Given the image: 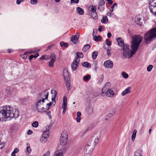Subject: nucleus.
<instances>
[{
	"mask_svg": "<svg viewBox=\"0 0 156 156\" xmlns=\"http://www.w3.org/2000/svg\"><path fill=\"white\" fill-rule=\"evenodd\" d=\"M19 115L18 109L6 105L0 108V121H5L12 118H17Z\"/></svg>",
	"mask_w": 156,
	"mask_h": 156,
	"instance_id": "1",
	"label": "nucleus"
},
{
	"mask_svg": "<svg viewBox=\"0 0 156 156\" xmlns=\"http://www.w3.org/2000/svg\"><path fill=\"white\" fill-rule=\"evenodd\" d=\"M132 38L131 45V55H130V57H132L135 54L140 44L143 40L142 37L140 35H135L132 37Z\"/></svg>",
	"mask_w": 156,
	"mask_h": 156,
	"instance_id": "2",
	"label": "nucleus"
},
{
	"mask_svg": "<svg viewBox=\"0 0 156 156\" xmlns=\"http://www.w3.org/2000/svg\"><path fill=\"white\" fill-rule=\"evenodd\" d=\"M156 39V27L148 31L144 34V40L147 44H149Z\"/></svg>",
	"mask_w": 156,
	"mask_h": 156,
	"instance_id": "3",
	"label": "nucleus"
},
{
	"mask_svg": "<svg viewBox=\"0 0 156 156\" xmlns=\"http://www.w3.org/2000/svg\"><path fill=\"white\" fill-rule=\"evenodd\" d=\"M100 137L101 135L99 132L94 134L88 141L87 145L94 147L95 145L98 143Z\"/></svg>",
	"mask_w": 156,
	"mask_h": 156,
	"instance_id": "4",
	"label": "nucleus"
},
{
	"mask_svg": "<svg viewBox=\"0 0 156 156\" xmlns=\"http://www.w3.org/2000/svg\"><path fill=\"white\" fill-rule=\"evenodd\" d=\"M44 102H42L40 99H37V101L34 103V108L35 111L38 112L42 113L45 111V109L44 107Z\"/></svg>",
	"mask_w": 156,
	"mask_h": 156,
	"instance_id": "5",
	"label": "nucleus"
},
{
	"mask_svg": "<svg viewBox=\"0 0 156 156\" xmlns=\"http://www.w3.org/2000/svg\"><path fill=\"white\" fill-rule=\"evenodd\" d=\"M122 47V50L123 51V54L124 58H126L127 57H128L129 58H130L131 57H130V56L131 55V51L130 53V51L129 45L125 44Z\"/></svg>",
	"mask_w": 156,
	"mask_h": 156,
	"instance_id": "6",
	"label": "nucleus"
},
{
	"mask_svg": "<svg viewBox=\"0 0 156 156\" xmlns=\"http://www.w3.org/2000/svg\"><path fill=\"white\" fill-rule=\"evenodd\" d=\"M148 5L150 12L156 16V0H150Z\"/></svg>",
	"mask_w": 156,
	"mask_h": 156,
	"instance_id": "7",
	"label": "nucleus"
},
{
	"mask_svg": "<svg viewBox=\"0 0 156 156\" xmlns=\"http://www.w3.org/2000/svg\"><path fill=\"white\" fill-rule=\"evenodd\" d=\"M68 134L66 131H64L61 133L60 138V143L61 145L65 146L67 143Z\"/></svg>",
	"mask_w": 156,
	"mask_h": 156,
	"instance_id": "8",
	"label": "nucleus"
},
{
	"mask_svg": "<svg viewBox=\"0 0 156 156\" xmlns=\"http://www.w3.org/2000/svg\"><path fill=\"white\" fill-rule=\"evenodd\" d=\"M49 92L47 90H45L40 93L37 98V99H40L42 102H45V101L48 100Z\"/></svg>",
	"mask_w": 156,
	"mask_h": 156,
	"instance_id": "9",
	"label": "nucleus"
},
{
	"mask_svg": "<svg viewBox=\"0 0 156 156\" xmlns=\"http://www.w3.org/2000/svg\"><path fill=\"white\" fill-rule=\"evenodd\" d=\"M51 93L52 94H54L52 95L51 96V101H50L46 105L47 108L46 109L47 110H49L50 107L51 106H54L56 103L55 98L56 97L57 92L55 90H52Z\"/></svg>",
	"mask_w": 156,
	"mask_h": 156,
	"instance_id": "10",
	"label": "nucleus"
},
{
	"mask_svg": "<svg viewBox=\"0 0 156 156\" xmlns=\"http://www.w3.org/2000/svg\"><path fill=\"white\" fill-rule=\"evenodd\" d=\"M49 58L51 59V60L49 62L48 66L49 67L52 68L53 67L54 63L56 59V56L54 52H52L49 58H48V59Z\"/></svg>",
	"mask_w": 156,
	"mask_h": 156,
	"instance_id": "11",
	"label": "nucleus"
},
{
	"mask_svg": "<svg viewBox=\"0 0 156 156\" xmlns=\"http://www.w3.org/2000/svg\"><path fill=\"white\" fill-rule=\"evenodd\" d=\"M49 132L46 131L44 132L42 134V136L40 139V141L42 143H45L49 137Z\"/></svg>",
	"mask_w": 156,
	"mask_h": 156,
	"instance_id": "12",
	"label": "nucleus"
},
{
	"mask_svg": "<svg viewBox=\"0 0 156 156\" xmlns=\"http://www.w3.org/2000/svg\"><path fill=\"white\" fill-rule=\"evenodd\" d=\"M94 147L86 145L84 150V154L86 156H89L93 151Z\"/></svg>",
	"mask_w": 156,
	"mask_h": 156,
	"instance_id": "13",
	"label": "nucleus"
},
{
	"mask_svg": "<svg viewBox=\"0 0 156 156\" xmlns=\"http://www.w3.org/2000/svg\"><path fill=\"white\" fill-rule=\"evenodd\" d=\"M62 76L65 81L66 84V85L67 88L68 89V72L67 68H65L63 69L62 73Z\"/></svg>",
	"mask_w": 156,
	"mask_h": 156,
	"instance_id": "14",
	"label": "nucleus"
},
{
	"mask_svg": "<svg viewBox=\"0 0 156 156\" xmlns=\"http://www.w3.org/2000/svg\"><path fill=\"white\" fill-rule=\"evenodd\" d=\"M79 62V59L76 58L75 60L72 62L71 64V67L73 71H75L76 69L78 66Z\"/></svg>",
	"mask_w": 156,
	"mask_h": 156,
	"instance_id": "15",
	"label": "nucleus"
},
{
	"mask_svg": "<svg viewBox=\"0 0 156 156\" xmlns=\"http://www.w3.org/2000/svg\"><path fill=\"white\" fill-rule=\"evenodd\" d=\"M67 98L66 96H64L63 98L62 108L63 109L62 113L64 114L67 110Z\"/></svg>",
	"mask_w": 156,
	"mask_h": 156,
	"instance_id": "16",
	"label": "nucleus"
},
{
	"mask_svg": "<svg viewBox=\"0 0 156 156\" xmlns=\"http://www.w3.org/2000/svg\"><path fill=\"white\" fill-rule=\"evenodd\" d=\"M79 37L76 35H75L72 36L70 38V45H73L77 44L78 40Z\"/></svg>",
	"mask_w": 156,
	"mask_h": 156,
	"instance_id": "17",
	"label": "nucleus"
},
{
	"mask_svg": "<svg viewBox=\"0 0 156 156\" xmlns=\"http://www.w3.org/2000/svg\"><path fill=\"white\" fill-rule=\"evenodd\" d=\"M143 22V19L140 16H137L135 17L134 23L135 24L141 26L142 25Z\"/></svg>",
	"mask_w": 156,
	"mask_h": 156,
	"instance_id": "18",
	"label": "nucleus"
},
{
	"mask_svg": "<svg viewBox=\"0 0 156 156\" xmlns=\"http://www.w3.org/2000/svg\"><path fill=\"white\" fill-rule=\"evenodd\" d=\"M104 65L106 68L111 69L113 67V63L111 61L108 60L104 62Z\"/></svg>",
	"mask_w": 156,
	"mask_h": 156,
	"instance_id": "19",
	"label": "nucleus"
},
{
	"mask_svg": "<svg viewBox=\"0 0 156 156\" xmlns=\"http://www.w3.org/2000/svg\"><path fill=\"white\" fill-rule=\"evenodd\" d=\"M107 91L105 92L106 95L109 97H113L114 95V93L112 89H107Z\"/></svg>",
	"mask_w": 156,
	"mask_h": 156,
	"instance_id": "20",
	"label": "nucleus"
},
{
	"mask_svg": "<svg viewBox=\"0 0 156 156\" xmlns=\"http://www.w3.org/2000/svg\"><path fill=\"white\" fill-rule=\"evenodd\" d=\"M116 40L118 43V46L120 47H122L125 44H124L123 40L121 37L117 38Z\"/></svg>",
	"mask_w": 156,
	"mask_h": 156,
	"instance_id": "21",
	"label": "nucleus"
},
{
	"mask_svg": "<svg viewBox=\"0 0 156 156\" xmlns=\"http://www.w3.org/2000/svg\"><path fill=\"white\" fill-rule=\"evenodd\" d=\"M111 86V83L108 82L106 83L104 87L102 88V95L105 93V91L107 90Z\"/></svg>",
	"mask_w": 156,
	"mask_h": 156,
	"instance_id": "22",
	"label": "nucleus"
},
{
	"mask_svg": "<svg viewBox=\"0 0 156 156\" xmlns=\"http://www.w3.org/2000/svg\"><path fill=\"white\" fill-rule=\"evenodd\" d=\"M90 11L92 13L91 14H93L94 15L95 14V15L94 16H93L92 15V17L94 19H96V18L97 17L96 16L97 15V14L96 12V9L95 6H91V8Z\"/></svg>",
	"mask_w": 156,
	"mask_h": 156,
	"instance_id": "23",
	"label": "nucleus"
},
{
	"mask_svg": "<svg viewBox=\"0 0 156 156\" xmlns=\"http://www.w3.org/2000/svg\"><path fill=\"white\" fill-rule=\"evenodd\" d=\"M87 113L89 115H91L93 113V107L91 105H89L86 109Z\"/></svg>",
	"mask_w": 156,
	"mask_h": 156,
	"instance_id": "24",
	"label": "nucleus"
},
{
	"mask_svg": "<svg viewBox=\"0 0 156 156\" xmlns=\"http://www.w3.org/2000/svg\"><path fill=\"white\" fill-rule=\"evenodd\" d=\"M76 12L77 14L80 15H83L84 14L83 9L80 7H77L76 8Z\"/></svg>",
	"mask_w": 156,
	"mask_h": 156,
	"instance_id": "25",
	"label": "nucleus"
},
{
	"mask_svg": "<svg viewBox=\"0 0 156 156\" xmlns=\"http://www.w3.org/2000/svg\"><path fill=\"white\" fill-rule=\"evenodd\" d=\"M131 87H127L122 92V96H124L127 94L130 93L131 92Z\"/></svg>",
	"mask_w": 156,
	"mask_h": 156,
	"instance_id": "26",
	"label": "nucleus"
},
{
	"mask_svg": "<svg viewBox=\"0 0 156 156\" xmlns=\"http://www.w3.org/2000/svg\"><path fill=\"white\" fill-rule=\"evenodd\" d=\"M82 66L88 68H90L91 66L90 64L87 62H83L82 63Z\"/></svg>",
	"mask_w": 156,
	"mask_h": 156,
	"instance_id": "27",
	"label": "nucleus"
},
{
	"mask_svg": "<svg viewBox=\"0 0 156 156\" xmlns=\"http://www.w3.org/2000/svg\"><path fill=\"white\" fill-rule=\"evenodd\" d=\"M137 132V131L136 129H134L133 131L131 137V140L133 141L135 140V138L136 137Z\"/></svg>",
	"mask_w": 156,
	"mask_h": 156,
	"instance_id": "28",
	"label": "nucleus"
},
{
	"mask_svg": "<svg viewBox=\"0 0 156 156\" xmlns=\"http://www.w3.org/2000/svg\"><path fill=\"white\" fill-rule=\"evenodd\" d=\"M90 48V45L89 44H87L85 45L82 49L83 52H85Z\"/></svg>",
	"mask_w": 156,
	"mask_h": 156,
	"instance_id": "29",
	"label": "nucleus"
},
{
	"mask_svg": "<svg viewBox=\"0 0 156 156\" xmlns=\"http://www.w3.org/2000/svg\"><path fill=\"white\" fill-rule=\"evenodd\" d=\"M12 88L10 87H7L5 90V92L8 94H11L12 92Z\"/></svg>",
	"mask_w": 156,
	"mask_h": 156,
	"instance_id": "30",
	"label": "nucleus"
},
{
	"mask_svg": "<svg viewBox=\"0 0 156 156\" xmlns=\"http://www.w3.org/2000/svg\"><path fill=\"white\" fill-rule=\"evenodd\" d=\"M98 53L97 51H94L92 55V57L93 60H95L98 55Z\"/></svg>",
	"mask_w": 156,
	"mask_h": 156,
	"instance_id": "31",
	"label": "nucleus"
},
{
	"mask_svg": "<svg viewBox=\"0 0 156 156\" xmlns=\"http://www.w3.org/2000/svg\"><path fill=\"white\" fill-rule=\"evenodd\" d=\"M19 151V149L18 148H16L11 154V156H16V153H17Z\"/></svg>",
	"mask_w": 156,
	"mask_h": 156,
	"instance_id": "32",
	"label": "nucleus"
},
{
	"mask_svg": "<svg viewBox=\"0 0 156 156\" xmlns=\"http://www.w3.org/2000/svg\"><path fill=\"white\" fill-rule=\"evenodd\" d=\"M108 21V20L106 16L103 17L101 20V22L104 23H106Z\"/></svg>",
	"mask_w": 156,
	"mask_h": 156,
	"instance_id": "33",
	"label": "nucleus"
},
{
	"mask_svg": "<svg viewBox=\"0 0 156 156\" xmlns=\"http://www.w3.org/2000/svg\"><path fill=\"white\" fill-rule=\"evenodd\" d=\"M77 58H83V55L82 52H77L76 53Z\"/></svg>",
	"mask_w": 156,
	"mask_h": 156,
	"instance_id": "34",
	"label": "nucleus"
},
{
	"mask_svg": "<svg viewBox=\"0 0 156 156\" xmlns=\"http://www.w3.org/2000/svg\"><path fill=\"white\" fill-rule=\"evenodd\" d=\"M140 150H137L134 152V156H140L142 155V154Z\"/></svg>",
	"mask_w": 156,
	"mask_h": 156,
	"instance_id": "35",
	"label": "nucleus"
},
{
	"mask_svg": "<svg viewBox=\"0 0 156 156\" xmlns=\"http://www.w3.org/2000/svg\"><path fill=\"white\" fill-rule=\"evenodd\" d=\"M60 45L62 47L64 46V47H67L68 46V44L67 43H64L63 42H60Z\"/></svg>",
	"mask_w": 156,
	"mask_h": 156,
	"instance_id": "36",
	"label": "nucleus"
},
{
	"mask_svg": "<svg viewBox=\"0 0 156 156\" xmlns=\"http://www.w3.org/2000/svg\"><path fill=\"white\" fill-rule=\"evenodd\" d=\"M105 2L104 0H100L99 3V6H102L105 4Z\"/></svg>",
	"mask_w": 156,
	"mask_h": 156,
	"instance_id": "37",
	"label": "nucleus"
},
{
	"mask_svg": "<svg viewBox=\"0 0 156 156\" xmlns=\"http://www.w3.org/2000/svg\"><path fill=\"white\" fill-rule=\"evenodd\" d=\"M116 109L115 108L112 109L110 112L109 114L112 115L113 116L115 114Z\"/></svg>",
	"mask_w": 156,
	"mask_h": 156,
	"instance_id": "38",
	"label": "nucleus"
},
{
	"mask_svg": "<svg viewBox=\"0 0 156 156\" xmlns=\"http://www.w3.org/2000/svg\"><path fill=\"white\" fill-rule=\"evenodd\" d=\"M90 78V76L89 75H87L83 77V79L85 81H87Z\"/></svg>",
	"mask_w": 156,
	"mask_h": 156,
	"instance_id": "39",
	"label": "nucleus"
},
{
	"mask_svg": "<svg viewBox=\"0 0 156 156\" xmlns=\"http://www.w3.org/2000/svg\"><path fill=\"white\" fill-rule=\"evenodd\" d=\"M117 5L116 3H114L112 5L110 9V11L111 12H112L113 11V9L115 7H117Z\"/></svg>",
	"mask_w": 156,
	"mask_h": 156,
	"instance_id": "40",
	"label": "nucleus"
},
{
	"mask_svg": "<svg viewBox=\"0 0 156 156\" xmlns=\"http://www.w3.org/2000/svg\"><path fill=\"white\" fill-rule=\"evenodd\" d=\"M54 156H63V153L62 152L57 151L55 152Z\"/></svg>",
	"mask_w": 156,
	"mask_h": 156,
	"instance_id": "41",
	"label": "nucleus"
},
{
	"mask_svg": "<svg viewBox=\"0 0 156 156\" xmlns=\"http://www.w3.org/2000/svg\"><path fill=\"white\" fill-rule=\"evenodd\" d=\"M32 126L37 127L38 126V123L37 121H35L32 124Z\"/></svg>",
	"mask_w": 156,
	"mask_h": 156,
	"instance_id": "42",
	"label": "nucleus"
},
{
	"mask_svg": "<svg viewBox=\"0 0 156 156\" xmlns=\"http://www.w3.org/2000/svg\"><path fill=\"white\" fill-rule=\"evenodd\" d=\"M122 76L125 78H127L128 77V75L125 72H122Z\"/></svg>",
	"mask_w": 156,
	"mask_h": 156,
	"instance_id": "43",
	"label": "nucleus"
},
{
	"mask_svg": "<svg viewBox=\"0 0 156 156\" xmlns=\"http://www.w3.org/2000/svg\"><path fill=\"white\" fill-rule=\"evenodd\" d=\"M27 151L28 153H30L31 151V149L30 148L29 144L28 143L27 144Z\"/></svg>",
	"mask_w": 156,
	"mask_h": 156,
	"instance_id": "44",
	"label": "nucleus"
},
{
	"mask_svg": "<svg viewBox=\"0 0 156 156\" xmlns=\"http://www.w3.org/2000/svg\"><path fill=\"white\" fill-rule=\"evenodd\" d=\"M153 67L152 65H149L147 68V69L148 71L150 72Z\"/></svg>",
	"mask_w": 156,
	"mask_h": 156,
	"instance_id": "45",
	"label": "nucleus"
},
{
	"mask_svg": "<svg viewBox=\"0 0 156 156\" xmlns=\"http://www.w3.org/2000/svg\"><path fill=\"white\" fill-rule=\"evenodd\" d=\"M30 2L32 4H36L37 2V0H30Z\"/></svg>",
	"mask_w": 156,
	"mask_h": 156,
	"instance_id": "46",
	"label": "nucleus"
},
{
	"mask_svg": "<svg viewBox=\"0 0 156 156\" xmlns=\"http://www.w3.org/2000/svg\"><path fill=\"white\" fill-rule=\"evenodd\" d=\"M98 38H101V37L99 35L98 36H95L94 37V39L95 41H98L99 40Z\"/></svg>",
	"mask_w": 156,
	"mask_h": 156,
	"instance_id": "47",
	"label": "nucleus"
},
{
	"mask_svg": "<svg viewBox=\"0 0 156 156\" xmlns=\"http://www.w3.org/2000/svg\"><path fill=\"white\" fill-rule=\"evenodd\" d=\"M50 152L48 151L44 154L43 156H50Z\"/></svg>",
	"mask_w": 156,
	"mask_h": 156,
	"instance_id": "48",
	"label": "nucleus"
},
{
	"mask_svg": "<svg viewBox=\"0 0 156 156\" xmlns=\"http://www.w3.org/2000/svg\"><path fill=\"white\" fill-rule=\"evenodd\" d=\"M46 55H42L40 58V59L41 60H48V58H46L45 56H46Z\"/></svg>",
	"mask_w": 156,
	"mask_h": 156,
	"instance_id": "49",
	"label": "nucleus"
},
{
	"mask_svg": "<svg viewBox=\"0 0 156 156\" xmlns=\"http://www.w3.org/2000/svg\"><path fill=\"white\" fill-rule=\"evenodd\" d=\"M21 56L22 58L25 59L27 58V55L26 53H25L23 54V55H21Z\"/></svg>",
	"mask_w": 156,
	"mask_h": 156,
	"instance_id": "50",
	"label": "nucleus"
},
{
	"mask_svg": "<svg viewBox=\"0 0 156 156\" xmlns=\"http://www.w3.org/2000/svg\"><path fill=\"white\" fill-rule=\"evenodd\" d=\"M106 42L107 43V44L108 46H110L111 44V42L110 41H108V39H106Z\"/></svg>",
	"mask_w": 156,
	"mask_h": 156,
	"instance_id": "51",
	"label": "nucleus"
},
{
	"mask_svg": "<svg viewBox=\"0 0 156 156\" xmlns=\"http://www.w3.org/2000/svg\"><path fill=\"white\" fill-rule=\"evenodd\" d=\"M98 9L101 12H102L104 10V8L101 6H98Z\"/></svg>",
	"mask_w": 156,
	"mask_h": 156,
	"instance_id": "52",
	"label": "nucleus"
},
{
	"mask_svg": "<svg viewBox=\"0 0 156 156\" xmlns=\"http://www.w3.org/2000/svg\"><path fill=\"white\" fill-rule=\"evenodd\" d=\"M71 0V3H75L77 4L79 2V0Z\"/></svg>",
	"mask_w": 156,
	"mask_h": 156,
	"instance_id": "53",
	"label": "nucleus"
},
{
	"mask_svg": "<svg viewBox=\"0 0 156 156\" xmlns=\"http://www.w3.org/2000/svg\"><path fill=\"white\" fill-rule=\"evenodd\" d=\"M81 119L80 116H77L76 118V121L77 122H80Z\"/></svg>",
	"mask_w": 156,
	"mask_h": 156,
	"instance_id": "54",
	"label": "nucleus"
},
{
	"mask_svg": "<svg viewBox=\"0 0 156 156\" xmlns=\"http://www.w3.org/2000/svg\"><path fill=\"white\" fill-rule=\"evenodd\" d=\"M23 0H17L16 3L17 4L19 5L21 2H23Z\"/></svg>",
	"mask_w": 156,
	"mask_h": 156,
	"instance_id": "55",
	"label": "nucleus"
},
{
	"mask_svg": "<svg viewBox=\"0 0 156 156\" xmlns=\"http://www.w3.org/2000/svg\"><path fill=\"white\" fill-rule=\"evenodd\" d=\"M33 133L32 130H29L27 132V134L28 135L31 134Z\"/></svg>",
	"mask_w": 156,
	"mask_h": 156,
	"instance_id": "56",
	"label": "nucleus"
},
{
	"mask_svg": "<svg viewBox=\"0 0 156 156\" xmlns=\"http://www.w3.org/2000/svg\"><path fill=\"white\" fill-rule=\"evenodd\" d=\"M107 52L108 54V56H109L111 55V53H110V50L109 49H108Z\"/></svg>",
	"mask_w": 156,
	"mask_h": 156,
	"instance_id": "57",
	"label": "nucleus"
},
{
	"mask_svg": "<svg viewBox=\"0 0 156 156\" xmlns=\"http://www.w3.org/2000/svg\"><path fill=\"white\" fill-rule=\"evenodd\" d=\"M102 29H103V27L102 26H100L98 28V30L99 32H101L102 30Z\"/></svg>",
	"mask_w": 156,
	"mask_h": 156,
	"instance_id": "58",
	"label": "nucleus"
},
{
	"mask_svg": "<svg viewBox=\"0 0 156 156\" xmlns=\"http://www.w3.org/2000/svg\"><path fill=\"white\" fill-rule=\"evenodd\" d=\"M34 56L33 55H31L29 57V59L30 61H31L32 59L33 58H34Z\"/></svg>",
	"mask_w": 156,
	"mask_h": 156,
	"instance_id": "59",
	"label": "nucleus"
},
{
	"mask_svg": "<svg viewBox=\"0 0 156 156\" xmlns=\"http://www.w3.org/2000/svg\"><path fill=\"white\" fill-rule=\"evenodd\" d=\"M50 113H51L50 111H49L48 112H47V115H48V116L49 117H50V119H51V116L50 114Z\"/></svg>",
	"mask_w": 156,
	"mask_h": 156,
	"instance_id": "60",
	"label": "nucleus"
},
{
	"mask_svg": "<svg viewBox=\"0 0 156 156\" xmlns=\"http://www.w3.org/2000/svg\"><path fill=\"white\" fill-rule=\"evenodd\" d=\"M39 55V54L38 53H36L35 54V55H34V58H37L38 56Z\"/></svg>",
	"mask_w": 156,
	"mask_h": 156,
	"instance_id": "61",
	"label": "nucleus"
},
{
	"mask_svg": "<svg viewBox=\"0 0 156 156\" xmlns=\"http://www.w3.org/2000/svg\"><path fill=\"white\" fill-rule=\"evenodd\" d=\"M107 37L108 38H110L111 37L112 34H111L110 32H109L107 34Z\"/></svg>",
	"mask_w": 156,
	"mask_h": 156,
	"instance_id": "62",
	"label": "nucleus"
},
{
	"mask_svg": "<svg viewBox=\"0 0 156 156\" xmlns=\"http://www.w3.org/2000/svg\"><path fill=\"white\" fill-rule=\"evenodd\" d=\"M81 113L80 112H78L77 113V116H80L81 115Z\"/></svg>",
	"mask_w": 156,
	"mask_h": 156,
	"instance_id": "63",
	"label": "nucleus"
},
{
	"mask_svg": "<svg viewBox=\"0 0 156 156\" xmlns=\"http://www.w3.org/2000/svg\"><path fill=\"white\" fill-rule=\"evenodd\" d=\"M108 1L109 4L110 5L112 4L113 3V2H112V0H108Z\"/></svg>",
	"mask_w": 156,
	"mask_h": 156,
	"instance_id": "64",
	"label": "nucleus"
}]
</instances>
